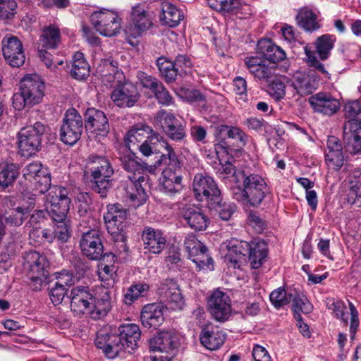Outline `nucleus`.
I'll list each match as a JSON object with an SVG mask.
<instances>
[{
	"label": "nucleus",
	"instance_id": "obj_23",
	"mask_svg": "<svg viewBox=\"0 0 361 361\" xmlns=\"http://www.w3.org/2000/svg\"><path fill=\"white\" fill-rule=\"evenodd\" d=\"M183 219L195 231H204L208 226L209 220L202 209L195 204H186L181 210Z\"/></svg>",
	"mask_w": 361,
	"mask_h": 361
},
{
	"label": "nucleus",
	"instance_id": "obj_57",
	"mask_svg": "<svg viewBox=\"0 0 361 361\" xmlns=\"http://www.w3.org/2000/svg\"><path fill=\"white\" fill-rule=\"evenodd\" d=\"M208 250L206 246L204 249L200 250L197 253L195 254L194 256L189 257L193 263H195L197 267L200 269H213V259L209 255Z\"/></svg>",
	"mask_w": 361,
	"mask_h": 361
},
{
	"label": "nucleus",
	"instance_id": "obj_46",
	"mask_svg": "<svg viewBox=\"0 0 361 361\" xmlns=\"http://www.w3.org/2000/svg\"><path fill=\"white\" fill-rule=\"evenodd\" d=\"M292 310L297 321L302 319L301 313L309 314L312 310V305L305 295L300 294L292 295Z\"/></svg>",
	"mask_w": 361,
	"mask_h": 361
},
{
	"label": "nucleus",
	"instance_id": "obj_39",
	"mask_svg": "<svg viewBox=\"0 0 361 361\" xmlns=\"http://www.w3.org/2000/svg\"><path fill=\"white\" fill-rule=\"evenodd\" d=\"M295 20L297 25L307 32H312L320 27L317 15L308 8L300 9L295 16Z\"/></svg>",
	"mask_w": 361,
	"mask_h": 361
},
{
	"label": "nucleus",
	"instance_id": "obj_64",
	"mask_svg": "<svg viewBox=\"0 0 361 361\" xmlns=\"http://www.w3.org/2000/svg\"><path fill=\"white\" fill-rule=\"evenodd\" d=\"M178 75H186L192 66L190 59L186 55L179 54L173 61Z\"/></svg>",
	"mask_w": 361,
	"mask_h": 361
},
{
	"label": "nucleus",
	"instance_id": "obj_9",
	"mask_svg": "<svg viewBox=\"0 0 361 361\" xmlns=\"http://www.w3.org/2000/svg\"><path fill=\"white\" fill-rule=\"evenodd\" d=\"M149 176L142 174L137 177L128 176L127 180H122L118 186V190L123 195L128 197L133 202H137L138 205L143 204L147 197L145 187L148 184Z\"/></svg>",
	"mask_w": 361,
	"mask_h": 361
},
{
	"label": "nucleus",
	"instance_id": "obj_50",
	"mask_svg": "<svg viewBox=\"0 0 361 361\" xmlns=\"http://www.w3.org/2000/svg\"><path fill=\"white\" fill-rule=\"evenodd\" d=\"M90 185L92 190L99 194L100 197L106 198L113 186V180L99 176L90 177Z\"/></svg>",
	"mask_w": 361,
	"mask_h": 361
},
{
	"label": "nucleus",
	"instance_id": "obj_59",
	"mask_svg": "<svg viewBox=\"0 0 361 361\" xmlns=\"http://www.w3.org/2000/svg\"><path fill=\"white\" fill-rule=\"evenodd\" d=\"M292 294H287L285 289L279 288L272 291L269 299L272 305L277 309L287 305L291 301Z\"/></svg>",
	"mask_w": 361,
	"mask_h": 361
},
{
	"label": "nucleus",
	"instance_id": "obj_31",
	"mask_svg": "<svg viewBox=\"0 0 361 361\" xmlns=\"http://www.w3.org/2000/svg\"><path fill=\"white\" fill-rule=\"evenodd\" d=\"M125 150L126 152L121 153L119 157L120 165L122 169L131 173V176L137 177L142 176V174H147L144 173L147 164L140 162L138 157L132 151L128 150V149Z\"/></svg>",
	"mask_w": 361,
	"mask_h": 361
},
{
	"label": "nucleus",
	"instance_id": "obj_62",
	"mask_svg": "<svg viewBox=\"0 0 361 361\" xmlns=\"http://www.w3.org/2000/svg\"><path fill=\"white\" fill-rule=\"evenodd\" d=\"M185 248L188 253V258L194 256L201 249H204V245L199 240L194 234H188L184 242Z\"/></svg>",
	"mask_w": 361,
	"mask_h": 361
},
{
	"label": "nucleus",
	"instance_id": "obj_63",
	"mask_svg": "<svg viewBox=\"0 0 361 361\" xmlns=\"http://www.w3.org/2000/svg\"><path fill=\"white\" fill-rule=\"evenodd\" d=\"M325 161L329 168L338 171L344 164L343 152H326Z\"/></svg>",
	"mask_w": 361,
	"mask_h": 361
},
{
	"label": "nucleus",
	"instance_id": "obj_15",
	"mask_svg": "<svg viewBox=\"0 0 361 361\" xmlns=\"http://www.w3.org/2000/svg\"><path fill=\"white\" fill-rule=\"evenodd\" d=\"M1 44L3 56L8 65L18 68L24 64L25 55L23 44L17 37H5Z\"/></svg>",
	"mask_w": 361,
	"mask_h": 361
},
{
	"label": "nucleus",
	"instance_id": "obj_33",
	"mask_svg": "<svg viewBox=\"0 0 361 361\" xmlns=\"http://www.w3.org/2000/svg\"><path fill=\"white\" fill-rule=\"evenodd\" d=\"M257 48L262 55V58L271 65L284 60L286 56L285 51L280 47L269 39L259 41Z\"/></svg>",
	"mask_w": 361,
	"mask_h": 361
},
{
	"label": "nucleus",
	"instance_id": "obj_16",
	"mask_svg": "<svg viewBox=\"0 0 361 361\" xmlns=\"http://www.w3.org/2000/svg\"><path fill=\"white\" fill-rule=\"evenodd\" d=\"M140 94L137 87L129 81L124 82L111 93L113 102L120 108H130L133 106L139 100Z\"/></svg>",
	"mask_w": 361,
	"mask_h": 361
},
{
	"label": "nucleus",
	"instance_id": "obj_25",
	"mask_svg": "<svg viewBox=\"0 0 361 361\" xmlns=\"http://www.w3.org/2000/svg\"><path fill=\"white\" fill-rule=\"evenodd\" d=\"M163 310L164 307L160 304L145 305L140 314L142 324L147 329H157L164 321Z\"/></svg>",
	"mask_w": 361,
	"mask_h": 361
},
{
	"label": "nucleus",
	"instance_id": "obj_34",
	"mask_svg": "<svg viewBox=\"0 0 361 361\" xmlns=\"http://www.w3.org/2000/svg\"><path fill=\"white\" fill-rule=\"evenodd\" d=\"M160 145L164 147L166 152L162 153L155 163L156 167L164 166V170L177 171L180 169V162L171 145L162 137H160Z\"/></svg>",
	"mask_w": 361,
	"mask_h": 361
},
{
	"label": "nucleus",
	"instance_id": "obj_26",
	"mask_svg": "<svg viewBox=\"0 0 361 361\" xmlns=\"http://www.w3.org/2000/svg\"><path fill=\"white\" fill-rule=\"evenodd\" d=\"M149 343L151 351L168 353L178 346V342L174 333L161 331L152 338Z\"/></svg>",
	"mask_w": 361,
	"mask_h": 361
},
{
	"label": "nucleus",
	"instance_id": "obj_47",
	"mask_svg": "<svg viewBox=\"0 0 361 361\" xmlns=\"http://www.w3.org/2000/svg\"><path fill=\"white\" fill-rule=\"evenodd\" d=\"M335 41L336 37L330 35H324L317 39L315 42L316 51L320 59L326 60L329 58Z\"/></svg>",
	"mask_w": 361,
	"mask_h": 361
},
{
	"label": "nucleus",
	"instance_id": "obj_7",
	"mask_svg": "<svg viewBox=\"0 0 361 361\" xmlns=\"http://www.w3.org/2000/svg\"><path fill=\"white\" fill-rule=\"evenodd\" d=\"M130 18L132 24L125 30L128 37L136 39L154 25L153 17L147 11L146 6L143 4H137L132 7Z\"/></svg>",
	"mask_w": 361,
	"mask_h": 361
},
{
	"label": "nucleus",
	"instance_id": "obj_32",
	"mask_svg": "<svg viewBox=\"0 0 361 361\" xmlns=\"http://www.w3.org/2000/svg\"><path fill=\"white\" fill-rule=\"evenodd\" d=\"M118 331L125 350L129 353L133 351L137 347V343L141 336V331L138 325L135 324L121 325Z\"/></svg>",
	"mask_w": 361,
	"mask_h": 361
},
{
	"label": "nucleus",
	"instance_id": "obj_43",
	"mask_svg": "<svg viewBox=\"0 0 361 361\" xmlns=\"http://www.w3.org/2000/svg\"><path fill=\"white\" fill-rule=\"evenodd\" d=\"M71 75L78 80H85L90 73V66L83 58V54L77 52L72 62Z\"/></svg>",
	"mask_w": 361,
	"mask_h": 361
},
{
	"label": "nucleus",
	"instance_id": "obj_51",
	"mask_svg": "<svg viewBox=\"0 0 361 361\" xmlns=\"http://www.w3.org/2000/svg\"><path fill=\"white\" fill-rule=\"evenodd\" d=\"M53 222L54 224V234L56 239L61 243H66L71 236L70 220L65 218V219L53 221Z\"/></svg>",
	"mask_w": 361,
	"mask_h": 361
},
{
	"label": "nucleus",
	"instance_id": "obj_18",
	"mask_svg": "<svg viewBox=\"0 0 361 361\" xmlns=\"http://www.w3.org/2000/svg\"><path fill=\"white\" fill-rule=\"evenodd\" d=\"M157 294L161 301L173 310L181 309L183 297L176 281L173 279L163 280L157 289Z\"/></svg>",
	"mask_w": 361,
	"mask_h": 361
},
{
	"label": "nucleus",
	"instance_id": "obj_42",
	"mask_svg": "<svg viewBox=\"0 0 361 361\" xmlns=\"http://www.w3.org/2000/svg\"><path fill=\"white\" fill-rule=\"evenodd\" d=\"M19 173L18 168L14 164H8L0 167V188L10 190Z\"/></svg>",
	"mask_w": 361,
	"mask_h": 361
},
{
	"label": "nucleus",
	"instance_id": "obj_49",
	"mask_svg": "<svg viewBox=\"0 0 361 361\" xmlns=\"http://www.w3.org/2000/svg\"><path fill=\"white\" fill-rule=\"evenodd\" d=\"M157 66L166 82L169 83L175 81L178 74L172 61L161 56L157 60Z\"/></svg>",
	"mask_w": 361,
	"mask_h": 361
},
{
	"label": "nucleus",
	"instance_id": "obj_5",
	"mask_svg": "<svg viewBox=\"0 0 361 361\" xmlns=\"http://www.w3.org/2000/svg\"><path fill=\"white\" fill-rule=\"evenodd\" d=\"M192 186L196 198L200 201L207 200L209 208L216 207L222 201L221 191L212 177L197 173Z\"/></svg>",
	"mask_w": 361,
	"mask_h": 361
},
{
	"label": "nucleus",
	"instance_id": "obj_11",
	"mask_svg": "<svg viewBox=\"0 0 361 361\" xmlns=\"http://www.w3.org/2000/svg\"><path fill=\"white\" fill-rule=\"evenodd\" d=\"M85 128L92 136L105 137L109 133L110 125L106 114L102 110L89 108L85 114Z\"/></svg>",
	"mask_w": 361,
	"mask_h": 361
},
{
	"label": "nucleus",
	"instance_id": "obj_4",
	"mask_svg": "<svg viewBox=\"0 0 361 361\" xmlns=\"http://www.w3.org/2000/svg\"><path fill=\"white\" fill-rule=\"evenodd\" d=\"M68 195V192L66 188L55 186L46 196L47 212L52 221L67 218L71 202Z\"/></svg>",
	"mask_w": 361,
	"mask_h": 361
},
{
	"label": "nucleus",
	"instance_id": "obj_12",
	"mask_svg": "<svg viewBox=\"0 0 361 361\" xmlns=\"http://www.w3.org/2000/svg\"><path fill=\"white\" fill-rule=\"evenodd\" d=\"M25 262L29 267L30 279L35 283L34 289H40L49 275V262L47 257L32 251L27 253Z\"/></svg>",
	"mask_w": 361,
	"mask_h": 361
},
{
	"label": "nucleus",
	"instance_id": "obj_54",
	"mask_svg": "<svg viewBox=\"0 0 361 361\" xmlns=\"http://www.w3.org/2000/svg\"><path fill=\"white\" fill-rule=\"evenodd\" d=\"M217 133L226 132L228 137L238 140L240 146H245L247 141V135L238 127L220 125L216 127Z\"/></svg>",
	"mask_w": 361,
	"mask_h": 361
},
{
	"label": "nucleus",
	"instance_id": "obj_2",
	"mask_svg": "<svg viewBox=\"0 0 361 361\" xmlns=\"http://www.w3.org/2000/svg\"><path fill=\"white\" fill-rule=\"evenodd\" d=\"M49 131L50 128L42 122L22 128L17 134L19 154L30 157L40 151L43 138Z\"/></svg>",
	"mask_w": 361,
	"mask_h": 361
},
{
	"label": "nucleus",
	"instance_id": "obj_55",
	"mask_svg": "<svg viewBox=\"0 0 361 361\" xmlns=\"http://www.w3.org/2000/svg\"><path fill=\"white\" fill-rule=\"evenodd\" d=\"M122 350H125V348L119 334H108L107 347L106 349L104 350L106 356L109 358H114Z\"/></svg>",
	"mask_w": 361,
	"mask_h": 361
},
{
	"label": "nucleus",
	"instance_id": "obj_45",
	"mask_svg": "<svg viewBox=\"0 0 361 361\" xmlns=\"http://www.w3.org/2000/svg\"><path fill=\"white\" fill-rule=\"evenodd\" d=\"M345 116L348 119L345 123H351L361 128V101L354 100L347 102L344 106Z\"/></svg>",
	"mask_w": 361,
	"mask_h": 361
},
{
	"label": "nucleus",
	"instance_id": "obj_13",
	"mask_svg": "<svg viewBox=\"0 0 361 361\" xmlns=\"http://www.w3.org/2000/svg\"><path fill=\"white\" fill-rule=\"evenodd\" d=\"M208 309L214 319L224 322L232 314L231 300L226 293L216 290L208 300Z\"/></svg>",
	"mask_w": 361,
	"mask_h": 361
},
{
	"label": "nucleus",
	"instance_id": "obj_28",
	"mask_svg": "<svg viewBox=\"0 0 361 361\" xmlns=\"http://www.w3.org/2000/svg\"><path fill=\"white\" fill-rule=\"evenodd\" d=\"M145 248L154 254H159L165 248L166 244V238L159 230L152 227H145L142 234Z\"/></svg>",
	"mask_w": 361,
	"mask_h": 361
},
{
	"label": "nucleus",
	"instance_id": "obj_8",
	"mask_svg": "<svg viewBox=\"0 0 361 361\" xmlns=\"http://www.w3.org/2000/svg\"><path fill=\"white\" fill-rule=\"evenodd\" d=\"M104 220L107 231L116 239L123 240V231L126 224L127 210L120 204H109Z\"/></svg>",
	"mask_w": 361,
	"mask_h": 361
},
{
	"label": "nucleus",
	"instance_id": "obj_35",
	"mask_svg": "<svg viewBox=\"0 0 361 361\" xmlns=\"http://www.w3.org/2000/svg\"><path fill=\"white\" fill-rule=\"evenodd\" d=\"M35 204L30 202L27 206H19L11 209L1 216V221L11 226H20L34 209Z\"/></svg>",
	"mask_w": 361,
	"mask_h": 361
},
{
	"label": "nucleus",
	"instance_id": "obj_36",
	"mask_svg": "<svg viewBox=\"0 0 361 361\" xmlns=\"http://www.w3.org/2000/svg\"><path fill=\"white\" fill-rule=\"evenodd\" d=\"M183 17V11L171 3L169 1H163L161 3L160 21L163 25L174 27L180 23Z\"/></svg>",
	"mask_w": 361,
	"mask_h": 361
},
{
	"label": "nucleus",
	"instance_id": "obj_52",
	"mask_svg": "<svg viewBox=\"0 0 361 361\" xmlns=\"http://www.w3.org/2000/svg\"><path fill=\"white\" fill-rule=\"evenodd\" d=\"M16 244L13 242L0 243V274L11 267L9 259L15 255Z\"/></svg>",
	"mask_w": 361,
	"mask_h": 361
},
{
	"label": "nucleus",
	"instance_id": "obj_44",
	"mask_svg": "<svg viewBox=\"0 0 361 361\" xmlns=\"http://www.w3.org/2000/svg\"><path fill=\"white\" fill-rule=\"evenodd\" d=\"M267 256V248L265 243L259 242L252 243L250 251L248 255V259L250 262L252 269H258L262 265Z\"/></svg>",
	"mask_w": 361,
	"mask_h": 361
},
{
	"label": "nucleus",
	"instance_id": "obj_37",
	"mask_svg": "<svg viewBox=\"0 0 361 361\" xmlns=\"http://www.w3.org/2000/svg\"><path fill=\"white\" fill-rule=\"evenodd\" d=\"M182 177L177 171L164 170L162 172L161 188L164 192L173 195L183 189Z\"/></svg>",
	"mask_w": 361,
	"mask_h": 361
},
{
	"label": "nucleus",
	"instance_id": "obj_29",
	"mask_svg": "<svg viewBox=\"0 0 361 361\" xmlns=\"http://www.w3.org/2000/svg\"><path fill=\"white\" fill-rule=\"evenodd\" d=\"M200 341L207 349L214 350L224 344L225 334L221 331L215 330L212 325L208 324L202 329Z\"/></svg>",
	"mask_w": 361,
	"mask_h": 361
},
{
	"label": "nucleus",
	"instance_id": "obj_40",
	"mask_svg": "<svg viewBox=\"0 0 361 361\" xmlns=\"http://www.w3.org/2000/svg\"><path fill=\"white\" fill-rule=\"evenodd\" d=\"M72 284L73 279L68 275L59 278L55 283L54 286L51 288L49 292L50 299L54 305L61 304L65 295H68L67 287H70Z\"/></svg>",
	"mask_w": 361,
	"mask_h": 361
},
{
	"label": "nucleus",
	"instance_id": "obj_60",
	"mask_svg": "<svg viewBox=\"0 0 361 361\" xmlns=\"http://www.w3.org/2000/svg\"><path fill=\"white\" fill-rule=\"evenodd\" d=\"M160 136L157 133L151 135V137L140 143L133 149H139L142 155L148 157L156 151V144L160 143Z\"/></svg>",
	"mask_w": 361,
	"mask_h": 361
},
{
	"label": "nucleus",
	"instance_id": "obj_24",
	"mask_svg": "<svg viewBox=\"0 0 361 361\" xmlns=\"http://www.w3.org/2000/svg\"><path fill=\"white\" fill-rule=\"evenodd\" d=\"M309 102L316 111L328 116L334 114L340 107L338 100L326 92H319L311 96Z\"/></svg>",
	"mask_w": 361,
	"mask_h": 361
},
{
	"label": "nucleus",
	"instance_id": "obj_6",
	"mask_svg": "<svg viewBox=\"0 0 361 361\" xmlns=\"http://www.w3.org/2000/svg\"><path fill=\"white\" fill-rule=\"evenodd\" d=\"M85 124L81 115L75 109L66 111L60 129L61 140L73 145L81 137Z\"/></svg>",
	"mask_w": 361,
	"mask_h": 361
},
{
	"label": "nucleus",
	"instance_id": "obj_21",
	"mask_svg": "<svg viewBox=\"0 0 361 361\" xmlns=\"http://www.w3.org/2000/svg\"><path fill=\"white\" fill-rule=\"evenodd\" d=\"M157 118L160 119L163 131L169 138L180 142L185 137V124H183L173 114L160 111Z\"/></svg>",
	"mask_w": 361,
	"mask_h": 361
},
{
	"label": "nucleus",
	"instance_id": "obj_58",
	"mask_svg": "<svg viewBox=\"0 0 361 361\" xmlns=\"http://www.w3.org/2000/svg\"><path fill=\"white\" fill-rule=\"evenodd\" d=\"M236 243H233V239L228 242L227 245L228 252L225 256V260L228 263L233 264V267H239L240 264L244 263L243 255H241L240 251L236 248Z\"/></svg>",
	"mask_w": 361,
	"mask_h": 361
},
{
	"label": "nucleus",
	"instance_id": "obj_17",
	"mask_svg": "<svg viewBox=\"0 0 361 361\" xmlns=\"http://www.w3.org/2000/svg\"><path fill=\"white\" fill-rule=\"evenodd\" d=\"M20 90L28 99L29 107H31L42 101L44 97V84L38 75H29L21 80Z\"/></svg>",
	"mask_w": 361,
	"mask_h": 361
},
{
	"label": "nucleus",
	"instance_id": "obj_41",
	"mask_svg": "<svg viewBox=\"0 0 361 361\" xmlns=\"http://www.w3.org/2000/svg\"><path fill=\"white\" fill-rule=\"evenodd\" d=\"M60 31L58 28L49 26L43 30L38 41V48L55 49L60 43Z\"/></svg>",
	"mask_w": 361,
	"mask_h": 361
},
{
	"label": "nucleus",
	"instance_id": "obj_30",
	"mask_svg": "<svg viewBox=\"0 0 361 361\" xmlns=\"http://www.w3.org/2000/svg\"><path fill=\"white\" fill-rule=\"evenodd\" d=\"M153 133H154L153 130L147 125L138 124L135 126L125 137L127 149L130 151L133 150V148L151 137V135Z\"/></svg>",
	"mask_w": 361,
	"mask_h": 361
},
{
	"label": "nucleus",
	"instance_id": "obj_61",
	"mask_svg": "<svg viewBox=\"0 0 361 361\" xmlns=\"http://www.w3.org/2000/svg\"><path fill=\"white\" fill-rule=\"evenodd\" d=\"M32 182L34 185L35 190L40 194H44L47 192L51 187V177L47 170L42 171L40 174L35 178Z\"/></svg>",
	"mask_w": 361,
	"mask_h": 361
},
{
	"label": "nucleus",
	"instance_id": "obj_10",
	"mask_svg": "<svg viewBox=\"0 0 361 361\" xmlns=\"http://www.w3.org/2000/svg\"><path fill=\"white\" fill-rule=\"evenodd\" d=\"M245 64L249 73L262 84H270L276 78V67L258 56L246 57Z\"/></svg>",
	"mask_w": 361,
	"mask_h": 361
},
{
	"label": "nucleus",
	"instance_id": "obj_22",
	"mask_svg": "<svg viewBox=\"0 0 361 361\" xmlns=\"http://www.w3.org/2000/svg\"><path fill=\"white\" fill-rule=\"evenodd\" d=\"M68 298L71 300V310L77 314H87L92 302H94V296L88 287L73 288Z\"/></svg>",
	"mask_w": 361,
	"mask_h": 361
},
{
	"label": "nucleus",
	"instance_id": "obj_19",
	"mask_svg": "<svg viewBox=\"0 0 361 361\" xmlns=\"http://www.w3.org/2000/svg\"><path fill=\"white\" fill-rule=\"evenodd\" d=\"M97 73L105 86L114 90L126 81L123 73L110 59H104L100 62L97 68Z\"/></svg>",
	"mask_w": 361,
	"mask_h": 361
},
{
	"label": "nucleus",
	"instance_id": "obj_38",
	"mask_svg": "<svg viewBox=\"0 0 361 361\" xmlns=\"http://www.w3.org/2000/svg\"><path fill=\"white\" fill-rule=\"evenodd\" d=\"M111 309L110 296L108 290L101 298L94 297V302L90 306V311L87 314L94 319H100L105 317Z\"/></svg>",
	"mask_w": 361,
	"mask_h": 361
},
{
	"label": "nucleus",
	"instance_id": "obj_53",
	"mask_svg": "<svg viewBox=\"0 0 361 361\" xmlns=\"http://www.w3.org/2000/svg\"><path fill=\"white\" fill-rule=\"evenodd\" d=\"M212 9L219 12L235 13L240 6L238 0H207Z\"/></svg>",
	"mask_w": 361,
	"mask_h": 361
},
{
	"label": "nucleus",
	"instance_id": "obj_1",
	"mask_svg": "<svg viewBox=\"0 0 361 361\" xmlns=\"http://www.w3.org/2000/svg\"><path fill=\"white\" fill-rule=\"evenodd\" d=\"M224 178L231 177L235 185L231 188L234 200L246 207H257L267 192V185L259 175L245 169H237L229 161L221 164L219 169Z\"/></svg>",
	"mask_w": 361,
	"mask_h": 361
},
{
	"label": "nucleus",
	"instance_id": "obj_56",
	"mask_svg": "<svg viewBox=\"0 0 361 361\" xmlns=\"http://www.w3.org/2000/svg\"><path fill=\"white\" fill-rule=\"evenodd\" d=\"M149 290V286L147 283H136L132 285L124 295L123 302L125 304L130 305L138 298L143 295V293Z\"/></svg>",
	"mask_w": 361,
	"mask_h": 361
},
{
	"label": "nucleus",
	"instance_id": "obj_20",
	"mask_svg": "<svg viewBox=\"0 0 361 361\" xmlns=\"http://www.w3.org/2000/svg\"><path fill=\"white\" fill-rule=\"evenodd\" d=\"M318 85V76L312 71H298L294 73L291 79V86L301 97L312 94L317 89Z\"/></svg>",
	"mask_w": 361,
	"mask_h": 361
},
{
	"label": "nucleus",
	"instance_id": "obj_14",
	"mask_svg": "<svg viewBox=\"0 0 361 361\" xmlns=\"http://www.w3.org/2000/svg\"><path fill=\"white\" fill-rule=\"evenodd\" d=\"M80 246L84 255L92 260H99L102 257H111L114 261V255L111 253L104 254V247L99 233L91 230L85 233L80 242Z\"/></svg>",
	"mask_w": 361,
	"mask_h": 361
},
{
	"label": "nucleus",
	"instance_id": "obj_27",
	"mask_svg": "<svg viewBox=\"0 0 361 361\" xmlns=\"http://www.w3.org/2000/svg\"><path fill=\"white\" fill-rule=\"evenodd\" d=\"M343 140L346 152L351 154H361V128L350 123L343 126Z\"/></svg>",
	"mask_w": 361,
	"mask_h": 361
},
{
	"label": "nucleus",
	"instance_id": "obj_48",
	"mask_svg": "<svg viewBox=\"0 0 361 361\" xmlns=\"http://www.w3.org/2000/svg\"><path fill=\"white\" fill-rule=\"evenodd\" d=\"M97 164L91 172L90 177L110 178L114 174V169L109 161L102 157H93V161Z\"/></svg>",
	"mask_w": 361,
	"mask_h": 361
},
{
	"label": "nucleus",
	"instance_id": "obj_3",
	"mask_svg": "<svg viewBox=\"0 0 361 361\" xmlns=\"http://www.w3.org/2000/svg\"><path fill=\"white\" fill-rule=\"evenodd\" d=\"M90 22L100 35L110 37L120 32L123 20L117 12L102 8L91 14Z\"/></svg>",
	"mask_w": 361,
	"mask_h": 361
}]
</instances>
